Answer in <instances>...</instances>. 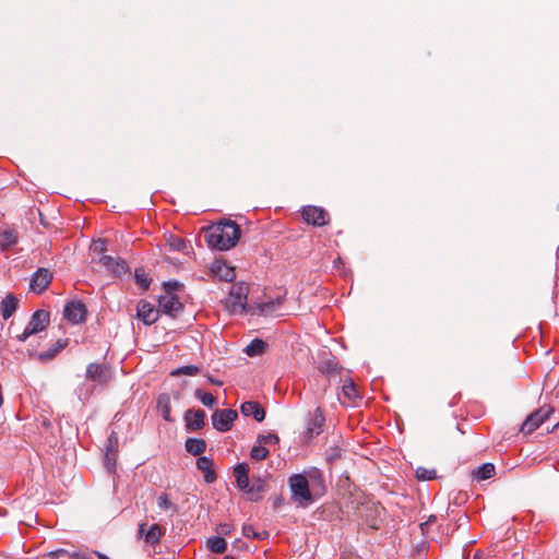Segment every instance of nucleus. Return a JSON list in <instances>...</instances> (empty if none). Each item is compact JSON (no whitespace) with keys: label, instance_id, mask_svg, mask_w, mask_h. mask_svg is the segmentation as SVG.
<instances>
[{"label":"nucleus","instance_id":"obj_50","mask_svg":"<svg viewBox=\"0 0 559 559\" xmlns=\"http://www.w3.org/2000/svg\"><path fill=\"white\" fill-rule=\"evenodd\" d=\"M144 526H145V524H144V523L140 525V527H139V534H140V535H143V534H144Z\"/></svg>","mask_w":559,"mask_h":559},{"label":"nucleus","instance_id":"obj_45","mask_svg":"<svg viewBox=\"0 0 559 559\" xmlns=\"http://www.w3.org/2000/svg\"><path fill=\"white\" fill-rule=\"evenodd\" d=\"M179 286V283L176 281H169L164 284V287L166 289V294L171 293L176 290Z\"/></svg>","mask_w":559,"mask_h":559},{"label":"nucleus","instance_id":"obj_6","mask_svg":"<svg viewBox=\"0 0 559 559\" xmlns=\"http://www.w3.org/2000/svg\"><path fill=\"white\" fill-rule=\"evenodd\" d=\"M98 263L116 277H121L129 273L127 262L119 257L102 255Z\"/></svg>","mask_w":559,"mask_h":559},{"label":"nucleus","instance_id":"obj_13","mask_svg":"<svg viewBox=\"0 0 559 559\" xmlns=\"http://www.w3.org/2000/svg\"><path fill=\"white\" fill-rule=\"evenodd\" d=\"M205 412L202 409H188L185 414V420L189 430H200L204 427Z\"/></svg>","mask_w":559,"mask_h":559},{"label":"nucleus","instance_id":"obj_52","mask_svg":"<svg viewBox=\"0 0 559 559\" xmlns=\"http://www.w3.org/2000/svg\"><path fill=\"white\" fill-rule=\"evenodd\" d=\"M224 559H235V557L228 555V556H225Z\"/></svg>","mask_w":559,"mask_h":559},{"label":"nucleus","instance_id":"obj_28","mask_svg":"<svg viewBox=\"0 0 559 559\" xmlns=\"http://www.w3.org/2000/svg\"><path fill=\"white\" fill-rule=\"evenodd\" d=\"M265 343L260 338L252 340L245 348V353L249 357H255L264 352Z\"/></svg>","mask_w":559,"mask_h":559},{"label":"nucleus","instance_id":"obj_24","mask_svg":"<svg viewBox=\"0 0 559 559\" xmlns=\"http://www.w3.org/2000/svg\"><path fill=\"white\" fill-rule=\"evenodd\" d=\"M68 345L67 340H58L48 350L38 354V359L41 361L52 360L56 355Z\"/></svg>","mask_w":559,"mask_h":559},{"label":"nucleus","instance_id":"obj_37","mask_svg":"<svg viewBox=\"0 0 559 559\" xmlns=\"http://www.w3.org/2000/svg\"><path fill=\"white\" fill-rule=\"evenodd\" d=\"M269 455V450L263 444H255L250 452V456L253 460H264Z\"/></svg>","mask_w":559,"mask_h":559},{"label":"nucleus","instance_id":"obj_1","mask_svg":"<svg viewBox=\"0 0 559 559\" xmlns=\"http://www.w3.org/2000/svg\"><path fill=\"white\" fill-rule=\"evenodd\" d=\"M239 237L240 227L231 221L218 223L205 234L209 247L219 251H226L235 247Z\"/></svg>","mask_w":559,"mask_h":559},{"label":"nucleus","instance_id":"obj_42","mask_svg":"<svg viewBox=\"0 0 559 559\" xmlns=\"http://www.w3.org/2000/svg\"><path fill=\"white\" fill-rule=\"evenodd\" d=\"M106 241L104 239L95 240L91 246V250L93 251V253L100 254V257L105 255L104 252L106 251Z\"/></svg>","mask_w":559,"mask_h":559},{"label":"nucleus","instance_id":"obj_23","mask_svg":"<svg viewBox=\"0 0 559 559\" xmlns=\"http://www.w3.org/2000/svg\"><path fill=\"white\" fill-rule=\"evenodd\" d=\"M342 366L334 359L323 360L319 366V371L329 378L340 374Z\"/></svg>","mask_w":559,"mask_h":559},{"label":"nucleus","instance_id":"obj_30","mask_svg":"<svg viewBox=\"0 0 559 559\" xmlns=\"http://www.w3.org/2000/svg\"><path fill=\"white\" fill-rule=\"evenodd\" d=\"M207 548L214 554H223L227 548V544L223 537L215 536L207 540Z\"/></svg>","mask_w":559,"mask_h":559},{"label":"nucleus","instance_id":"obj_36","mask_svg":"<svg viewBox=\"0 0 559 559\" xmlns=\"http://www.w3.org/2000/svg\"><path fill=\"white\" fill-rule=\"evenodd\" d=\"M200 372V368L194 365H188L183 367H179L171 371L173 377H177L179 374H188V376H195Z\"/></svg>","mask_w":559,"mask_h":559},{"label":"nucleus","instance_id":"obj_32","mask_svg":"<svg viewBox=\"0 0 559 559\" xmlns=\"http://www.w3.org/2000/svg\"><path fill=\"white\" fill-rule=\"evenodd\" d=\"M194 397L198 399L204 406L210 408H212L216 403V399L212 393L205 392L201 389H197L194 391Z\"/></svg>","mask_w":559,"mask_h":559},{"label":"nucleus","instance_id":"obj_10","mask_svg":"<svg viewBox=\"0 0 559 559\" xmlns=\"http://www.w3.org/2000/svg\"><path fill=\"white\" fill-rule=\"evenodd\" d=\"M159 310L156 309L151 302L142 299L136 306V318L145 325L155 323L158 319Z\"/></svg>","mask_w":559,"mask_h":559},{"label":"nucleus","instance_id":"obj_20","mask_svg":"<svg viewBox=\"0 0 559 559\" xmlns=\"http://www.w3.org/2000/svg\"><path fill=\"white\" fill-rule=\"evenodd\" d=\"M19 299L13 295H8L0 304L1 316L8 320L17 309Z\"/></svg>","mask_w":559,"mask_h":559},{"label":"nucleus","instance_id":"obj_19","mask_svg":"<svg viewBox=\"0 0 559 559\" xmlns=\"http://www.w3.org/2000/svg\"><path fill=\"white\" fill-rule=\"evenodd\" d=\"M249 467L246 463H239L234 468V476L236 478V483L239 489L246 490L249 486Z\"/></svg>","mask_w":559,"mask_h":559},{"label":"nucleus","instance_id":"obj_49","mask_svg":"<svg viewBox=\"0 0 559 559\" xmlns=\"http://www.w3.org/2000/svg\"><path fill=\"white\" fill-rule=\"evenodd\" d=\"M95 555L98 557V559H110L108 558L107 556L100 554V552H95Z\"/></svg>","mask_w":559,"mask_h":559},{"label":"nucleus","instance_id":"obj_26","mask_svg":"<svg viewBox=\"0 0 559 559\" xmlns=\"http://www.w3.org/2000/svg\"><path fill=\"white\" fill-rule=\"evenodd\" d=\"M496 473L495 465L492 463H484L476 471L473 472V475L478 480H486L491 478Z\"/></svg>","mask_w":559,"mask_h":559},{"label":"nucleus","instance_id":"obj_15","mask_svg":"<svg viewBox=\"0 0 559 559\" xmlns=\"http://www.w3.org/2000/svg\"><path fill=\"white\" fill-rule=\"evenodd\" d=\"M197 468L204 473V480L212 484L216 480V473L214 471V461L207 456H199L197 460Z\"/></svg>","mask_w":559,"mask_h":559},{"label":"nucleus","instance_id":"obj_9","mask_svg":"<svg viewBox=\"0 0 559 559\" xmlns=\"http://www.w3.org/2000/svg\"><path fill=\"white\" fill-rule=\"evenodd\" d=\"M181 309L182 304L179 298L171 293L165 294L158 299V310L167 316L176 317Z\"/></svg>","mask_w":559,"mask_h":559},{"label":"nucleus","instance_id":"obj_11","mask_svg":"<svg viewBox=\"0 0 559 559\" xmlns=\"http://www.w3.org/2000/svg\"><path fill=\"white\" fill-rule=\"evenodd\" d=\"M51 280L52 273L48 269L39 267L32 276L29 284L31 289L39 294L48 287Z\"/></svg>","mask_w":559,"mask_h":559},{"label":"nucleus","instance_id":"obj_31","mask_svg":"<svg viewBox=\"0 0 559 559\" xmlns=\"http://www.w3.org/2000/svg\"><path fill=\"white\" fill-rule=\"evenodd\" d=\"M163 533L158 524H153L145 533V542L150 545H155L160 540Z\"/></svg>","mask_w":559,"mask_h":559},{"label":"nucleus","instance_id":"obj_8","mask_svg":"<svg viewBox=\"0 0 559 559\" xmlns=\"http://www.w3.org/2000/svg\"><path fill=\"white\" fill-rule=\"evenodd\" d=\"M301 214L304 219L313 226H323L329 221L328 212L324 209L314 205L305 206Z\"/></svg>","mask_w":559,"mask_h":559},{"label":"nucleus","instance_id":"obj_43","mask_svg":"<svg viewBox=\"0 0 559 559\" xmlns=\"http://www.w3.org/2000/svg\"><path fill=\"white\" fill-rule=\"evenodd\" d=\"M157 506H158V508H160L163 510L174 508V504L169 501L168 496L166 493H162L157 498Z\"/></svg>","mask_w":559,"mask_h":559},{"label":"nucleus","instance_id":"obj_7","mask_svg":"<svg viewBox=\"0 0 559 559\" xmlns=\"http://www.w3.org/2000/svg\"><path fill=\"white\" fill-rule=\"evenodd\" d=\"M237 412L234 409H216L212 415V424L218 431H228L237 419Z\"/></svg>","mask_w":559,"mask_h":559},{"label":"nucleus","instance_id":"obj_29","mask_svg":"<svg viewBox=\"0 0 559 559\" xmlns=\"http://www.w3.org/2000/svg\"><path fill=\"white\" fill-rule=\"evenodd\" d=\"M282 305V299H270L267 301L261 302L258 305L259 314H269L277 310V308Z\"/></svg>","mask_w":559,"mask_h":559},{"label":"nucleus","instance_id":"obj_3","mask_svg":"<svg viewBox=\"0 0 559 559\" xmlns=\"http://www.w3.org/2000/svg\"><path fill=\"white\" fill-rule=\"evenodd\" d=\"M554 411L555 407L550 405H544L540 408L534 411L522 424L521 432L525 435L532 433L549 417L551 413H554Z\"/></svg>","mask_w":559,"mask_h":559},{"label":"nucleus","instance_id":"obj_21","mask_svg":"<svg viewBox=\"0 0 559 559\" xmlns=\"http://www.w3.org/2000/svg\"><path fill=\"white\" fill-rule=\"evenodd\" d=\"M265 490V481L262 478H254L252 484L245 490L251 501H259L262 499V492Z\"/></svg>","mask_w":559,"mask_h":559},{"label":"nucleus","instance_id":"obj_2","mask_svg":"<svg viewBox=\"0 0 559 559\" xmlns=\"http://www.w3.org/2000/svg\"><path fill=\"white\" fill-rule=\"evenodd\" d=\"M50 321V313L44 309L36 310L22 334L17 335L20 342H25L29 336L44 331Z\"/></svg>","mask_w":559,"mask_h":559},{"label":"nucleus","instance_id":"obj_51","mask_svg":"<svg viewBox=\"0 0 559 559\" xmlns=\"http://www.w3.org/2000/svg\"><path fill=\"white\" fill-rule=\"evenodd\" d=\"M78 559H88L85 555H78Z\"/></svg>","mask_w":559,"mask_h":559},{"label":"nucleus","instance_id":"obj_17","mask_svg":"<svg viewBox=\"0 0 559 559\" xmlns=\"http://www.w3.org/2000/svg\"><path fill=\"white\" fill-rule=\"evenodd\" d=\"M86 378L95 382L105 383L108 380L107 370L103 365L92 362L86 368Z\"/></svg>","mask_w":559,"mask_h":559},{"label":"nucleus","instance_id":"obj_5","mask_svg":"<svg viewBox=\"0 0 559 559\" xmlns=\"http://www.w3.org/2000/svg\"><path fill=\"white\" fill-rule=\"evenodd\" d=\"M247 295H248V287L239 284L234 285L231 287V290L229 293V297L227 300L228 308L231 312H243L246 310V304H247Z\"/></svg>","mask_w":559,"mask_h":559},{"label":"nucleus","instance_id":"obj_16","mask_svg":"<svg viewBox=\"0 0 559 559\" xmlns=\"http://www.w3.org/2000/svg\"><path fill=\"white\" fill-rule=\"evenodd\" d=\"M240 412L246 417L252 416L257 421H262L265 418V412L258 402H243Z\"/></svg>","mask_w":559,"mask_h":559},{"label":"nucleus","instance_id":"obj_35","mask_svg":"<svg viewBox=\"0 0 559 559\" xmlns=\"http://www.w3.org/2000/svg\"><path fill=\"white\" fill-rule=\"evenodd\" d=\"M343 394L350 401L359 397L355 383L352 380H346L343 384Z\"/></svg>","mask_w":559,"mask_h":559},{"label":"nucleus","instance_id":"obj_44","mask_svg":"<svg viewBox=\"0 0 559 559\" xmlns=\"http://www.w3.org/2000/svg\"><path fill=\"white\" fill-rule=\"evenodd\" d=\"M234 525L229 523H221L217 527V533L221 535H229L234 531Z\"/></svg>","mask_w":559,"mask_h":559},{"label":"nucleus","instance_id":"obj_22","mask_svg":"<svg viewBox=\"0 0 559 559\" xmlns=\"http://www.w3.org/2000/svg\"><path fill=\"white\" fill-rule=\"evenodd\" d=\"M186 451L192 455H201L206 450L204 439L188 438L185 443Z\"/></svg>","mask_w":559,"mask_h":559},{"label":"nucleus","instance_id":"obj_47","mask_svg":"<svg viewBox=\"0 0 559 559\" xmlns=\"http://www.w3.org/2000/svg\"><path fill=\"white\" fill-rule=\"evenodd\" d=\"M436 520H437V516H436V515H430L427 522H425V523H421V524H420V530H421V532H423V533H425V528H426L429 524H431V523L436 522Z\"/></svg>","mask_w":559,"mask_h":559},{"label":"nucleus","instance_id":"obj_25","mask_svg":"<svg viewBox=\"0 0 559 559\" xmlns=\"http://www.w3.org/2000/svg\"><path fill=\"white\" fill-rule=\"evenodd\" d=\"M157 409L160 412L164 420L173 421L170 416V397L167 393L159 394L157 399Z\"/></svg>","mask_w":559,"mask_h":559},{"label":"nucleus","instance_id":"obj_48","mask_svg":"<svg viewBox=\"0 0 559 559\" xmlns=\"http://www.w3.org/2000/svg\"><path fill=\"white\" fill-rule=\"evenodd\" d=\"M207 379H209V381H210L212 384H215V385H222V384H223V382H222V381L216 380V379H214V378H212V377H207Z\"/></svg>","mask_w":559,"mask_h":559},{"label":"nucleus","instance_id":"obj_18","mask_svg":"<svg viewBox=\"0 0 559 559\" xmlns=\"http://www.w3.org/2000/svg\"><path fill=\"white\" fill-rule=\"evenodd\" d=\"M325 418L320 411V408H317L311 415L308 420L307 430L308 433L312 436H318L322 431V427L324 425Z\"/></svg>","mask_w":559,"mask_h":559},{"label":"nucleus","instance_id":"obj_39","mask_svg":"<svg viewBox=\"0 0 559 559\" xmlns=\"http://www.w3.org/2000/svg\"><path fill=\"white\" fill-rule=\"evenodd\" d=\"M105 463L109 472H112L116 467V450L107 448L105 453Z\"/></svg>","mask_w":559,"mask_h":559},{"label":"nucleus","instance_id":"obj_4","mask_svg":"<svg viewBox=\"0 0 559 559\" xmlns=\"http://www.w3.org/2000/svg\"><path fill=\"white\" fill-rule=\"evenodd\" d=\"M289 486L295 501L300 503L311 501L308 479L304 475L295 474L290 476Z\"/></svg>","mask_w":559,"mask_h":559},{"label":"nucleus","instance_id":"obj_33","mask_svg":"<svg viewBox=\"0 0 559 559\" xmlns=\"http://www.w3.org/2000/svg\"><path fill=\"white\" fill-rule=\"evenodd\" d=\"M242 534L247 538H253L258 540L265 539L269 536V533L266 531L257 532L254 531L253 526L249 524L242 526Z\"/></svg>","mask_w":559,"mask_h":559},{"label":"nucleus","instance_id":"obj_41","mask_svg":"<svg viewBox=\"0 0 559 559\" xmlns=\"http://www.w3.org/2000/svg\"><path fill=\"white\" fill-rule=\"evenodd\" d=\"M169 246L173 250L185 251L187 249V242L185 239L171 236L169 239Z\"/></svg>","mask_w":559,"mask_h":559},{"label":"nucleus","instance_id":"obj_12","mask_svg":"<svg viewBox=\"0 0 559 559\" xmlns=\"http://www.w3.org/2000/svg\"><path fill=\"white\" fill-rule=\"evenodd\" d=\"M64 318L72 323H81L85 320L86 308L80 301L67 304L63 310Z\"/></svg>","mask_w":559,"mask_h":559},{"label":"nucleus","instance_id":"obj_34","mask_svg":"<svg viewBox=\"0 0 559 559\" xmlns=\"http://www.w3.org/2000/svg\"><path fill=\"white\" fill-rule=\"evenodd\" d=\"M135 284L142 289H147L151 284V280L143 269H136L134 272Z\"/></svg>","mask_w":559,"mask_h":559},{"label":"nucleus","instance_id":"obj_27","mask_svg":"<svg viewBox=\"0 0 559 559\" xmlns=\"http://www.w3.org/2000/svg\"><path fill=\"white\" fill-rule=\"evenodd\" d=\"M17 240L16 233L13 229L5 228L0 230V247L7 249L13 246Z\"/></svg>","mask_w":559,"mask_h":559},{"label":"nucleus","instance_id":"obj_40","mask_svg":"<svg viewBox=\"0 0 559 559\" xmlns=\"http://www.w3.org/2000/svg\"><path fill=\"white\" fill-rule=\"evenodd\" d=\"M416 477L420 480H431L436 477V471L426 469L425 467H418L416 469Z\"/></svg>","mask_w":559,"mask_h":559},{"label":"nucleus","instance_id":"obj_46","mask_svg":"<svg viewBox=\"0 0 559 559\" xmlns=\"http://www.w3.org/2000/svg\"><path fill=\"white\" fill-rule=\"evenodd\" d=\"M117 442H118V437L116 436V433H115V432H112V433L109 436V438H108V443H109V444H108V447H107V448H109V449H111V450H115V449H114V447H115V444H117Z\"/></svg>","mask_w":559,"mask_h":559},{"label":"nucleus","instance_id":"obj_38","mask_svg":"<svg viewBox=\"0 0 559 559\" xmlns=\"http://www.w3.org/2000/svg\"><path fill=\"white\" fill-rule=\"evenodd\" d=\"M280 442V438L275 433H267V435H259L257 439V443L260 444H277Z\"/></svg>","mask_w":559,"mask_h":559},{"label":"nucleus","instance_id":"obj_14","mask_svg":"<svg viewBox=\"0 0 559 559\" xmlns=\"http://www.w3.org/2000/svg\"><path fill=\"white\" fill-rule=\"evenodd\" d=\"M211 271L218 280L224 282H233L236 277L234 267L219 260L212 264Z\"/></svg>","mask_w":559,"mask_h":559}]
</instances>
